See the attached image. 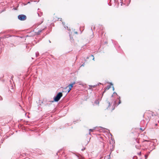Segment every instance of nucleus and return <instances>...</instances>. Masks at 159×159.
<instances>
[{
	"instance_id": "1",
	"label": "nucleus",
	"mask_w": 159,
	"mask_h": 159,
	"mask_svg": "<svg viewBox=\"0 0 159 159\" xmlns=\"http://www.w3.org/2000/svg\"><path fill=\"white\" fill-rule=\"evenodd\" d=\"M62 96V94L61 92L59 93L54 98V101L58 102Z\"/></svg>"
},
{
	"instance_id": "2",
	"label": "nucleus",
	"mask_w": 159,
	"mask_h": 159,
	"mask_svg": "<svg viewBox=\"0 0 159 159\" xmlns=\"http://www.w3.org/2000/svg\"><path fill=\"white\" fill-rule=\"evenodd\" d=\"M18 18L19 20H25L26 19V16L25 15L23 14H21L19 15L18 16Z\"/></svg>"
},
{
	"instance_id": "3",
	"label": "nucleus",
	"mask_w": 159,
	"mask_h": 159,
	"mask_svg": "<svg viewBox=\"0 0 159 159\" xmlns=\"http://www.w3.org/2000/svg\"><path fill=\"white\" fill-rule=\"evenodd\" d=\"M75 84V82H74L71 84H69V85H68L67 87L68 88V92H69L70 90H71L72 88L73 87V85Z\"/></svg>"
},
{
	"instance_id": "4",
	"label": "nucleus",
	"mask_w": 159,
	"mask_h": 159,
	"mask_svg": "<svg viewBox=\"0 0 159 159\" xmlns=\"http://www.w3.org/2000/svg\"><path fill=\"white\" fill-rule=\"evenodd\" d=\"M68 88L67 86L64 88H63L62 92L67 93H68L69 92H68Z\"/></svg>"
},
{
	"instance_id": "5",
	"label": "nucleus",
	"mask_w": 159,
	"mask_h": 159,
	"mask_svg": "<svg viewBox=\"0 0 159 159\" xmlns=\"http://www.w3.org/2000/svg\"><path fill=\"white\" fill-rule=\"evenodd\" d=\"M135 145L136 148L138 149H140L141 147V145L139 144V142L138 143L135 144Z\"/></svg>"
},
{
	"instance_id": "6",
	"label": "nucleus",
	"mask_w": 159,
	"mask_h": 159,
	"mask_svg": "<svg viewBox=\"0 0 159 159\" xmlns=\"http://www.w3.org/2000/svg\"><path fill=\"white\" fill-rule=\"evenodd\" d=\"M134 144H135L138 143H139V140L137 139L134 138Z\"/></svg>"
},
{
	"instance_id": "7",
	"label": "nucleus",
	"mask_w": 159,
	"mask_h": 159,
	"mask_svg": "<svg viewBox=\"0 0 159 159\" xmlns=\"http://www.w3.org/2000/svg\"><path fill=\"white\" fill-rule=\"evenodd\" d=\"M111 85H113V84L112 83H110V85H108L105 88L106 90H108L109 89H110L111 87Z\"/></svg>"
},
{
	"instance_id": "8",
	"label": "nucleus",
	"mask_w": 159,
	"mask_h": 159,
	"mask_svg": "<svg viewBox=\"0 0 159 159\" xmlns=\"http://www.w3.org/2000/svg\"><path fill=\"white\" fill-rule=\"evenodd\" d=\"M46 27H45L44 28L42 29H41L40 30H39L38 32H37V34L38 35L42 31V30H44V29L46 28Z\"/></svg>"
},
{
	"instance_id": "9",
	"label": "nucleus",
	"mask_w": 159,
	"mask_h": 159,
	"mask_svg": "<svg viewBox=\"0 0 159 159\" xmlns=\"http://www.w3.org/2000/svg\"><path fill=\"white\" fill-rule=\"evenodd\" d=\"M94 130V129H89V134L90 135L91 134H90V132H93Z\"/></svg>"
},
{
	"instance_id": "10",
	"label": "nucleus",
	"mask_w": 159,
	"mask_h": 159,
	"mask_svg": "<svg viewBox=\"0 0 159 159\" xmlns=\"http://www.w3.org/2000/svg\"><path fill=\"white\" fill-rule=\"evenodd\" d=\"M89 89H91L92 87H94L95 86V85L92 86V85H89Z\"/></svg>"
},
{
	"instance_id": "11",
	"label": "nucleus",
	"mask_w": 159,
	"mask_h": 159,
	"mask_svg": "<svg viewBox=\"0 0 159 159\" xmlns=\"http://www.w3.org/2000/svg\"><path fill=\"white\" fill-rule=\"evenodd\" d=\"M35 55H36V57H38V56H39V53L38 52H36L35 53Z\"/></svg>"
},
{
	"instance_id": "12",
	"label": "nucleus",
	"mask_w": 159,
	"mask_h": 159,
	"mask_svg": "<svg viewBox=\"0 0 159 159\" xmlns=\"http://www.w3.org/2000/svg\"><path fill=\"white\" fill-rule=\"evenodd\" d=\"M106 90H107L105 88H104V90L102 94V96H103V94L106 92Z\"/></svg>"
},
{
	"instance_id": "13",
	"label": "nucleus",
	"mask_w": 159,
	"mask_h": 159,
	"mask_svg": "<svg viewBox=\"0 0 159 159\" xmlns=\"http://www.w3.org/2000/svg\"><path fill=\"white\" fill-rule=\"evenodd\" d=\"M107 103H108V107L111 106V104L110 103V102H108Z\"/></svg>"
},
{
	"instance_id": "14",
	"label": "nucleus",
	"mask_w": 159,
	"mask_h": 159,
	"mask_svg": "<svg viewBox=\"0 0 159 159\" xmlns=\"http://www.w3.org/2000/svg\"><path fill=\"white\" fill-rule=\"evenodd\" d=\"M137 157L136 156H134L133 157V159H137Z\"/></svg>"
},
{
	"instance_id": "15",
	"label": "nucleus",
	"mask_w": 159,
	"mask_h": 159,
	"mask_svg": "<svg viewBox=\"0 0 159 159\" xmlns=\"http://www.w3.org/2000/svg\"><path fill=\"white\" fill-rule=\"evenodd\" d=\"M149 153H150V152H149L148 154ZM148 155H145V157L146 158L147 157Z\"/></svg>"
},
{
	"instance_id": "16",
	"label": "nucleus",
	"mask_w": 159,
	"mask_h": 159,
	"mask_svg": "<svg viewBox=\"0 0 159 159\" xmlns=\"http://www.w3.org/2000/svg\"><path fill=\"white\" fill-rule=\"evenodd\" d=\"M91 56L92 57H93V60H94V56L93 55H91Z\"/></svg>"
},
{
	"instance_id": "17",
	"label": "nucleus",
	"mask_w": 159,
	"mask_h": 159,
	"mask_svg": "<svg viewBox=\"0 0 159 159\" xmlns=\"http://www.w3.org/2000/svg\"><path fill=\"white\" fill-rule=\"evenodd\" d=\"M113 94L114 95H117V93L116 92H114L113 93Z\"/></svg>"
},
{
	"instance_id": "18",
	"label": "nucleus",
	"mask_w": 159,
	"mask_h": 159,
	"mask_svg": "<svg viewBox=\"0 0 159 159\" xmlns=\"http://www.w3.org/2000/svg\"><path fill=\"white\" fill-rule=\"evenodd\" d=\"M2 100V98L1 96H0V100Z\"/></svg>"
},
{
	"instance_id": "19",
	"label": "nucleus",
	"mask_w": 159,
	"mask_h": 159,
	"mask_svg": "<svg viewBox=\"0 0 159 159\" xmlns=\"http://www.w3.org/2000/svg\"><path fill=\"white\" fill-rule=\"evenodd\" d=\"M141 152H140L139 153H138V154L140 156L141 155Z\"/></svg>"
},
{
	"instance_id": "20",
	"label": "nucleus",
	"mask_w": 159,
	"mask_h": 159,
	"mask_svg": "<svg viewBox=\"0 0 159 159\" xmlns=\"http://www.w3.org/2000/svg\"><path fill=\"white\" fill-rule=\"evenodd\" d=\"M70 40H71V41H72V40H73V38H72L70 37Z\"/></svg>"
},
{
	"instance_id": "21",
	"label": "nucleus",
	"mask_w": 159,
	"mask_h": 159,
	"mask_svg": "<svg viewBox=\"0 0 159 159\" xmlns=\"http://www.w3.org/2000/svg\"><path fill=\"white\" fill-rule=\"evenodd\" d=\"M85 149V148H83V149H81V150L82 151H84V150Z\"/></svg>"
},
{
	"instance_id": "22",
	"label": "nucleus",
	"mask_w": 159,
	"mask_h": 159,
	"mask_svg": "<svg viewBox=\"0 0 159 159\" xmlns=\"http://www.w3.org/2000/svg\"><path fill=\"white\" fill-rule=\"evenodd\" d=\"M120 100H119V103H118V104H120Z\"/></svg>"
},
{
	"instance_id": "23",
	"label": "nucleus",
	"mask_w": 159,
	"mask_h": 159,
	"mask_svg": "<svg viewBox=\"0 0 159 159\" xmlns=\"http://www.w3.org/2000/svg\"><path fill=\"white\" fill-rule=\"evenodd\" d=\"M112 89L113 90H114V88L113 86L112 87Z\"/></svg>"
},
{
	"instance_id": "24",
	"label": "nucleus",
	"mask_w": 159,
	"mask_h": 159,
	"mask_svg": "<svg viewBox=\"0 0 159 159\" xmlns=\"http://www.w3.org/2000/svg\"><path fill=\"white\" fill-rule=\"evenodd\" d=\"M113 95H114L113 94L111 96V97H113Z\"/></svg>"
},
{
	"instance_id": "25",
	"label": "nucleus",
	"mask_w": 159,
	"mask_h": 159,
	"mask_svg": "<svg viewBox=\"0 0 159 159\" xmlns=\"http://www.w3.org/2000/svg\"><path fill=\"white\" fill-rule=\"evenodd\" d=\"M84 66V64H83L81 66Z\"/></svg>"
},
{
	"instance_id": "26",
	"label": "nucleus",
	"mask_w": 159,
	"mask_h": 159,
	"mask_svg": "<svg viewBox=\"0 0 159 159\" xmlns=\"http://www.w3.org/2000/svg\"><path fill=\"white\" fill-rule=\"evenodd\" d=\"M43 22V21H42L41 23H40L39 24H40L41 23H42V22Z\"/></svg>"
},
{
	"instance_id": "27",
	"label": "nucleus",
	"mask_w": 159,
	"mask_h": 159,
	"mask_svg": "<svg viewBox=\"0 0 159 159\" xmlns=\"http://www.w3.org/2000/svg\"><path fill=\"white\" fill-rule=\"evenodd\" d=\"M99 84H101V83H99Z\"/></svg>"
},
{
	"instance_id": "28",
	"label": "nucleus",
	"mask_w": 159,
	"mask_h": 159,
	"mask_svg": "<svg viewBox=\"0 0 159 159\" xmlns=\"http://www.w3.org/2000/svg\"><path fill=\"white\" fill-rule=\"evenodd\" d=\"M91 30H92V28H91Z\"/></svg>"
},
{
	"instance_id": "29",
	"label": "nucleus",
	"mask_w": 159,
	"mask_h": 159,
	"mask_svg": "<svg viewBox=\"0 0 159 159\" xmlns=\"http://www.w3.org/2000/svg\"><path fill=\"white\" fill-rule=\"evenodd\" d=\"M118 98L120 99V97H119V98Z\"/></svg>"
},
{
	"instance_id": "30",
	"label": "nucleus",
	"mask_w": 159,
	"mask_h": 159,
	"mask_svg": "<svg viewBox=\"0 0 159 159\" xmlns=\"http://www.w3.org/2000/svg\"><path fill=\"white\" fill-rule=\"evenodd\" d=\"M38 15L39 16V14L38 13Z\"/></svg>"
}]
</instances>
